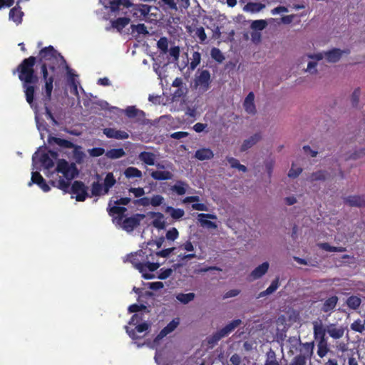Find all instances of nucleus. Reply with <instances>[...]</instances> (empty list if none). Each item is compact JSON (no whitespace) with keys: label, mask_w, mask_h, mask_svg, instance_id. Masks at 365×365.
<instances>
[{"label":"nucleus","mask_w":365,"mask_h":365,"mask_svg":"<svg viewBox=\"0 0 365 365\" xmlns=\"http://www.w3.org/2000/svg\"><path fill=\"white\" fill-rule=\"evenodd\" d=\"M36 62V58L34 56L24 58L13 71L14 74L16 72L18 73L19 78L23 84L26 100L31 106H32L34 101L36 92V86L34 85L38 81V76L34 70Z\"/></svg>","instance_id":"1"},{"label":"nucleus","mask_w":365,"mask_h":365,"mask_svg":"<svg viewBox=\"0 0 365 365\" xmlns=\"http://www.w3.org/2000/svg\"><path fill=\"white\" fill-rule=\"evenodd\" d=\"M41 73L42 74V78L45 82L43 87L42 88L41 91V101L44 106L45 109V115L47 119L50 120L52 122L53 125H58V123L56 119L54 118L51 110L50 109L48 104L51 100L52 91L53 89V81L54 76H48V72L47 71V66L43 64L41 66Z\"/></svg>","instance_id":"2"},{"label":"nucleus","mask_w":365,"mask_h":365,"mask_svg":"<svg viewBox=\"0 0 365 365\" xmlns=\"http://www.w3.org/2000/svg\"><path fill=\"white\" fill-rule=\"evenodd\" d=\"M61 61L66 63V60L63 56L58 53L52 46H46L39 51L38 62L41 65H46L47 69L49 68L52 71H55V63Z\"/></svg>","instance_id":"3"},{"label":"nucleus","mask_w":365,"mask_h":365,"mask_svg":"<svg viewBox=\"0 0 365 365\" xmlns=\"http://www.w3.org/2000/svg\"><path fill=\"white\" fill-rule=\"evenodd\" d=\"M56 170L62 173L67 180H71L78 174V170L75 164H69L66 160L61 159L58 161Z\"/></svg>","instance_id":"4"},{"label":"nucleus","mask_w":365,"mask_h":365,"mask_svg":"<svg viewBox=\"0 0 365 365\" xmlns=\"http://www.w3.org/2000/svg\"><path fill=\"white\" fill-rule=\"evenodd\" d=\"M101 2L111 13H116L133 6L130 0H101Z\"/></svg>","instance_id":"5"},{"label":"nucleus","mask_w":365,"mask_h":365,"mask_svg":"<svg viewBox=\"0 0 365 365\" xmlns=\"http://www.w3.org/2000/svg\"><path fill=\"white\" fill-rule=\"evenodd\" d=\"M69 192L76 195V200L78 202H83L89 197L88 187L80 180H75L70 189Z\"/></svg>","instance_id":"6"},{"label":"nucleus","mask_w":365,"mask_h":365,"mask_svg":"<svg viewBox=\"0 0 365 365\" xmlns=\"http://www.w3.org/2000/svg\"><path fill=\"white\" fill-rule=\"evenodd\" d=\"M148 259V255L142 250H138L134 254L128 256V260L137 269L139 272L143 271V264L145 260Z\"/></svg>","instance_id":"7"},{"label":"nucleus","mask_w":365,"mask_h":365,"mask_svg":"<svg viewBox=\"0 0 365 365\" xmlns=\"http://www.w3.org/2000/svg\"><path fill=\"white\" fill-rule=\"evenodd\" d=\"M144 217L143 214H135L131 217L123 219L121 227L126 232H130L140 225Z\"/></svg>","instance_id":"8"},{"label":"nucleus","mask_w":365,"mask_h":365,"mask_svg":"<svg viewBox=\"0 0 365 365\" xmlns=\"http://www.w3.org/2000/svg\"><path fill=\"white\" fill-rule=\"evenodd\" d=\"M210 73L207 70L202 71L195 80V86L199 87L200 90L202 92H205L210 88Z\"/></svg>","instance_id":"9"},{"label":"nucleus","mask_w":365,"mask_h":365,"mask_svg":"<svg viewBox=\"0 0 365 365\" xmlns=\"http://www.w3.org/2000/svg\"><path fill=\"white\" fill-rule=\"evenodd\" d=\"M313 331L314 338L317 341V343L327 341L326 338V332L327 330L324 328L322 322H313Z\"/></svg>","instance_id":"10"},{"label":"nucleus","mask_w":365,"mask_h":365,"mask_svg":"<svg viewBox=\"0 0 365 365\" xmlns=\"http://www.w3.org/2000/svg\"><path fill=\"white\" fill-rule=\"evenodd\" d=\"M143 266V271L140 272L142 274V277L145 279H151L155 277V275L148 272H153L157 270L160 264L157 262H150L148 259L145 260Z\"/></svg>","instance_id":"11"},{"label":"nucleus","mask_w":365,"mask_h":365,"mask_svg":"<svg viewBox=\"0 0 365 365\" xmlns=\"http://www.w3.org/2000/svg\"><path fill=\"white\" fill-rule=\"evenodd\" d=\"M103 133L108 138H115L118 140H124L129 138L127 132L123 130H118L112 128H106L103 130Z\"/></svg>","instance_id":"12"},{"label":"nucleus","mask_w":365,"mask_h":365,"mask_svg":"<svg viewBox=\"0 0 365 365\" xmlns=\"http://www.w3.org/2000/svg\"><path fill=\"white\" fill-rule=\"evenodd\" d=\"M344 202L351 207H365V195L348 196L344 199Z\"/></svg>","instance_id":"13"},{"label":"nucleus","mask_w":365,"mask_h":365,"mask_svg":"<svg viewBox=\"0 0 365 365\" xmlns=\"http://www.w3.org/2000/svg\"><path fill=\"white\" fill-rule=\"evenodd\" d=\"M207 219L215 220L217 219V216L213 214H205L200 213L198 215V220L202 227H206L207 228L215 229L217 227V225Z\"/></svg>","instance_id":"14"},{"label":"nucleus","mask_w":365,"mask_h":365,"mask_svg":"<svg viewBox=\"0 0 365 365\" xmlns=\"http://www.w3.org/2000/svg\"><path fill=\"white\" fill-rule=\"evenodd\" d=\"M180 319L175 318L170 322L158 334L156 339H161L166 336L170 333L173 332L179 325Z\"/></svg>","instance_id":"15"},{"label":"nucleus","mask_w":365,"mask_h":365,"mask_svg":"<svg viewBox=\"0 0 365 365\" xmlns=\"http://www.w3.org/2000/svg\"><path fill=\"white\" fill-rule=\"evenodd\" d=\"M255 95L253 92H250L248 95L246 96L244 102L243 107L245 110L251 115H255L257 113V109L255 107V104L254 103Z\"/></svg>","instance_id":"16"},{"label":"nucleus","mask_w":365,"mask_h":365,"mask_svg":"<svg viewBox=\"0 0 365 365\" xmlns=\"http://www.w3.org/2000/svg\"><path fill=\"white\" fill-rule=\"evenodd\" d=\"M19 4V1H17V5L9 11V19L12 20L17 25L21 24L24 16V12L21 11V8Z\"/></svg>","instance_id":"17"},{"label":"nucleus","mask_w":365,"mask_h":365,"mask_svg":"<svg viewBox=\"0 0 365 365\" xmlns=\"http://www.w3.org/2000/svg\"><path fill=\"white\" fill-rule=\"evenodd\" d=\"M111 200H110L108 203V212L110 216H113L114 215H118V222H120L123 220L124 218V214L126 212L127 209L125 207H120V206H110L111 205Z\"/></svg>","instance_id":"18"},{"label":"nucleus","mask_w":365,"mask_h":365,"mask_svg":"<svg viewBox=\"0 0 365 365\" xmlns=\"http://www.w3.org/2000/svg\"><path fill=\"white\" fill-rule=\"evenodd\" d=\"M48 143L51 145L55 143L62 148L70 149L75 147V144L71 141L53 136H48Z\"/></svg>","instance_id":"19"},{"label":"nucleus","mask_w":365,"mask_h":365,"mask_svg":"<svg viewBox=\"0 0 365 365\" xmlns=\"http://www.w3.org/2000/svg\"><path fill=\"white\" fill-rule=\"evenodd\" d=\"M339 301V298L336 296H331L324 302L321 307V311L323 312H331L334 311Z\"/></svg>","instance_id":"20"},{"label":"nucleus","mask_w":365,"mask_h":365,"mask_svg":"<svg viewBox=\"0 0 365 365\" xmlns=\"http://www.w3.org/2000/svg\"><path fill=\"white\" fill-rule=\"evenodd\" d=\"M138 159L147 165H154L156 155L151 152L143 151L139 153Z\"/></svg>","instance_id":"21"},{"label":"nucleus","mask_w":365,"mask_h":365,"mask_svg":"<svg viewBox=\"0 0 365 365\" xmlns=\"http://www.w3.org/2000/svg\"><path fill=\"white\" fill-rule=\"evenodd\" d=\"M125 114L129 118H137L138 120H142L145 118V113L136 108L135 106H128L125 109Z\"/></svg>","instance_id":"22"},{"label":"nucleus","mask_w":365,"mask_h":365,"mask_svg":"<svg viewBox=\"0 0 365 365\" xmlns=\"http://www.w3.org/2000/svg\"><path fill=\"white\" fill-rule=\"evenodd\" d=\"M261 139V135L259 133H255L250 136L248 139L244 140L241 145L240 151L245 152L249 148H252Z\"/></svg>","instance_id":"23"},{"label":"nucleus","mask_w":365,"mask_h":365,"mask_svg":"<svg viewBox=\"0 0 365 365\" xmlns=\"http://www.w3.org/2000/svg\"><path fill=\"white\" fill-rule=\"evenodd\" d=\"M269 269V263L267 262H264L258 267H257L250 274V277L253 278V279H257L263 276Z\"/></svg>","instance_id":"24"},{"label":"nucleus","mask_w":365,"mask_h":365,"mask_svg":"<svg viewBox=\"0 0 365 365\" xmlns=\"http://www.w3.org/2000/svg\"><path fill=\"white\" fill-rule=\"evenodd\" d=\"M342 53L343 51L339 48H333L332 50L326 52L324 56L327 61L336 63L340 59Z\"/></svg>","instance_id":"25"},{"label":"nucleus","mask_w":365,"mask_h":365,"mask_svg":"<svg viewBox=\"0 0 365 365\" xmlns=\"http://www.w3.org/2000/svg\"><path fill=\"white\" fill-rule=\"evenodd\" d=\"M214 156L212 150L210 148H200L196 150L195 157L199 160L212 159Z\"/></svg>","instance_id":"26"},{"label":"nucleus","mask_w":365,"mask_h":365,"mask_svg":"<svg viewBox=\"0 0 365 365\" xmlns=\"http://www.w3.org/2000/svg\"><path fill=\"white\" fill-rule=\"evenodd\" d=\"M327 333L331 338L338 339L343 336L344 334V329L341 327L337 328L335 324H330L328 327Z\"/></svg>","instance_id":"27"},{"label":"nucleus","mask_w":365,"mask_h":365,"mask_svg":"<svg viewBox=\"0 0 365 365\" xmlns=\"http://www.w3.org/2000/svg\"><path fill=\"white\" fill-rule=\"evenodd\" d=\"M150 176L156 180H171L173 175L170 171L154 170L150 173Z\"/></svg>","instance_id":"28"},{"label":"nucleus","mask_w":365,"mask_h":365,"mask_svg":"<svg viewBox=\"0 0 365 365\" xmlns=\"http://www.w3.org/2000/svg\"><path fill=\"white\" fill-rule=\"evenodd\" d=\"M116 183V180L113 173H108L103 181V191L104 193H108L110 188H112Z\"/></svg>","instance_id":"29"},{"label":"nucleus","mask_w":365,"mask_h":365,"mask_svg":"<svg viewBox=\"0 0 365 365\" xmlns=\"http://www.w3.org/2000/svg\"><path fill=\"white\" fill-rule=\"evenodd\" d=\"M70 180L66 181L62 178H59V179L56 181H51V184L59 190L63 191V192L67 193L70 191Z\"/></svg>","instance_id":"30"},{"label":"nucleus","mask_w":365,"mask_h":365,"mask_svg":"<svg viewBox=\"0 0 365 365\" xmlns=\"http://www.w3.org/2000/svg\"><path fill=\"white\" fill-rule=\"evenodd\" d=\"M166 213L170 214L174 220H179L185 215V211L181 208H174L171 206H167L165 209Z\"/></svg>","instance_id":"31"},{"label":"nucleus","mask_w":365,"mask_h":365,"mask_svg":"<svg viewBox=\"0 0 365 365\" xmlns=\"http://www.w3.org/2000/svg\"><path fill=\"white\" fill-rule=\"evenodd\" d=\"M279 286V278L276 277L271 283V284L267 288L266 290L261 292L259 294L258 297H263L267 295L271 294L274 292Z\"/></svg>","instance_id":"32"},{"label":"nucleus","mask_w":365,"mask_h":365,"mask_svg":"<svg viewBox=\"0 0 365 365\" xmlns=\"http://www.w3.org/2000/svg\"><path fill=\"white\" fill-rule=\"evenodd\" d=\"M130 22V19L127 17H120L111 21L112 27L116 29L118 31H122Z\"/></svg>","instance_id":"33"},{"label":"nucleus","mask_w":365,"mask_h":365,"mask_svg":"<svg viewBox=\"0 0 365 365\" xmlns=\"http://www.w3.org/2000/svg\"><path fill=\"white\" fill-rule=\"evenodd\" d=\"M125 155L123 148H113L106 153V156L109 159H118Z\"/></svg>","instance_id":"34"},{"label":"nucleus","mask_w":365,"mask_h":365,"mask_svg":"<svg viewBox=\"0 0 365 365\" xmlns=\"http://www.w3.org/2000/svg\"><path fill=\"white\" fill-rule=\"evenodd\" d=\"M264 7L265 5L259 2H248L245 6L244 10L251 13H257L262 10Z\"/></svg>","instance_id":"35"},{"label":"nucleus","mask_w":365,"mask_h":365,"mask_svg":"<svg viewBox=\"0 0 365 365\" xmlns=\"http://www.w3.org/2000/svg\"><path fill=\"white\" fill-rule=\"evenodd\" d=\"M107 193H104L103 191V185L100 183L98 181L93 182L91 184V195H89V197L92 196H101L106 195Z\"/></svg>","instance_id":"36"},{"label":"nucleus","mask_w":365,"mask_h":365,"mask_svg":"<svg viewBox=\"0 0 365 365\" xmlns=\"http://www.w3.org/2000/svg\"><path fill=\"white\" fill-rule=\"evenodd\" d=\"M329 173L325 170H317L311 174L309 177V180L311 182L314 181H324L326 180Z\"/></svg>","instance_id":"37"},{"label":"nucleus","mask_w":365,"mask_h":365,"mask_svg":"<svg viewBox=\"0 0 365 365\" xmlns=\"http://www.w3.org/2000/svg\"><path fill=\"white\" fill-rule=\"evenodd\" d=\"M195 294L193 292L179 293L176 295V299L183 304H188L195 299Z\"/></svg>","instance_id":"38"},{"label":"nucleus","mask_w":365,"mask_h":365,"mask_svg":"<svg viewBox=\"0 0 365 365\" xmlns=\"http://www.w3.org/2000/svg\"><path fill=\"white\" fill-rule=\"evenodd\" d=\"M226 159H227V162L230 163V167L232 168H236L243 173L247 172V167L244 165L240 164L237 159H236L233 157H229V156H227L226 158Z\"/></svg>","instance_id":"39"},{"label":"nucleus","mask_w":365,"mask_h":365,"mask_svg":"<svg viewBox=\"0 0 365 365\" xmlns=\"http://www.w3.org/2000/svg\"><path fill=\"white\" fill-rule=\"evenodd\" d=\"M124 175L127 178H142V172L135 167H128L124 171Z\"/></svg>","instance_id":"40"},{"label":"nucleus","mask_w":365,"mask_h":365,"mask_svg":"<svg viewBox=\"0 0 365 365\" xmlns=\"http://www.w3.org/2000/svg\"><path fill=\"white\" fill-rule=\"evenodd\" d=\"M361 303V299L355 295H352L346 299V304L351 309H357L360 307Z\"/></svg>","instance_id":"41"},{"label":"nucleus","mask_w":365,"mask_h":365,"mask_svg":"<svg viewBox=\"0 0 365 365\" xmlns=\"http://www.w3.org/2000/svg\"><path fill=\"white\" fill-rule=\"evenodd\" d=\"M40 162L47 169L51 168L54 165V163L48 153H41L39 158Z\"/></svg>","instance_id":"42"},{"label":"nucleus","mask_w":365,"mask_h":365,"mask_svg":"<svg viewBox=\"0 0 365 365\" xmlns=\"http://www.w3.org/2000/svg\"><path fill=\"white\" fill-rule=\"evenodd\" d=\"M319 247L327 252H343L345 251V248L343 247H334L330 245L327 242L321 243L319 245Z\"/></svg>","instance_id":"43"},{"label":"nucleus","mask_w":365,"mask_h":365,"mask_svg":"<svg viewBox=\"0 0 365 365\" xmlns=\"http://www.w3.org/2000/svg\"><path fill=\"white\" fill-rule=\"evenodd\" d=\"M187 184L183 181H178L175 185L172 187V190L175 192L178 195H182L186 192V187Z\"/></svg>","instance_id":"44"},{"label":"nucleus","mask_w":365,"mask_h":365,"mask_svg":"<svg viewBox=\"0 0 365 365\" xmlns=\"http://www.w3.org/2000/svg\"><path fill=\"white\" fill-rule=\"evenodd\" d=\"M329 351L327 341L317 343V354L320 358L324 357Z\"/></svg>","instance_id":"45"},{"label":"nucleus","mask_w":365,"mask_h":365,"mask_svg":"<svg viewBox=\"0 0 365 365\" xmlns=\"http://www.w3.org/2000/svg\"><path fill=\"white\" fill-rule=\"evenodd\" d=\"M155 215L158 217L156 219L153 220V225L159 229L163 230L165 227V222L163 220L164 216L160 212L155 213Z\"/></svg>","instance_id":"46"},{"label":"nucleus","mask_w":365,"mask_h":365,"mask_svg":"<svg viewBox=\"0 0 365 365\" xmlns=\"http://www.w3.org/2000/svg\"><path fill=\"white\" fill-rule=\"evenodd\" d=\"M212 58L216 61L217 63H222L225 60V56L221 51L217 48H212L210 51Z\"/></svg>","instance_id":"47"},{"label":"nucleus","mask_w":365,"mask_h":365,"mask_svg":"<svg viewBox=\"0 0 365 365\" xmlns=\"http://www.w3.org/2000/svg\"><path fill=\"white\" fill-rule=\"evenodd\" d=\"M157 46L163 54L168 51V41L166 37H161L157 42Z\"/></svg>","instance_id":"48"},{"label":"nucleus","mask_w":365,"mask_h":365,"mask_svg":"<svg viewBox=\"0 0 365 365\" xmlns=\"http://www.w3.org/2000/svg\"><path fill=\"white\" fill-rule=\"evenodd\" d=\"M201 55L198 51H194L192 56L191 62L190 63V68L194 70L200 64Z\"/></svg>","instance_id":"49"},{"label":"nucleus","mask_w":365,"mask_h":365,"mask_svg":"<svg viewBox=\"0 0 365 365\" xmlns=\"http://www.w3.org/2000/svg\"><path fill=\"white\" fill-rule=\"evenodd\" d=\"M177 250H185L189 252H194L195 247L192 242L190 240H187L185 242L180 244L178 247Z\"/></svg>","instance_id":"50"},{"label":"nucleus","mask_w":365,"mask_h":365,"mask_svg":"<svg viewBox=\"0 0 365 365\" xmlns=\"http://www.w3.org/2000/svg\"><path fill=\"white\" fill-rule=\"evenodd\" d=\"M351 329L353 331L362 333L365 330V326L364 323L362 322L361 319L355 320L351 324Z\"/></svg>","instance_id":"51"},{"label":"nucleus","mask_w":365,"mask_h":365,"mask_svg":"<svg viewBox=\"0 0 365 365\" xmlns=\"http://www.w3.org/2000/svg\"><path fill=\"white\" fill-rule=\"evenodd\" d=\"M179 237V232L175 227L170 229L165 235V238L170 241H175Z\"/></svg>","instance_id":"52"},{"label":"nucleus","mask_w":365,"mask_h":365,"mask_svg":"<svg viewBox=\"0 0 365 365\" xmlns=\"http://www.w3.org/2000/svg\"><path fill=\"white\" fill-rule=\"evenodd\" d=\"M195 36L199 38L200 43H204L207 39V35L202 26L197 27L195 29Z\"/></svg>","instance_id":"53"},{"label":"nucleus","mask_w":365,"mask_h":365,"mask_svg":"<svg viewBox=\"0 0 365 365\" xmlns=\"http://www.w3.org/2000/svg\"><path fill=\"white\" fill-rule=\"evenodd\" d=\"M242 324L241 319H234L229 324H227L225 327V329L230 334L231 332H232L237 327H239Z\"/></svg>","instance_id":"54"},{"label":"nucleus","mask_w":365,"mask_h":365,"mask_svg":"<svg viewBox=\"0 0 365 365\" xmlns=\"http://www.w3.org/2000/svg\"><path fill=\"white\" fill-rule=\"evenodd\" d=\"M242 324L241 319H234L229 324H227L225 327V329L230 334L231 332H232L237 327H239Z\"/></svg>","instance_id":"55"},{"label":"nucleus","mask_w":365,"mask_h":365,"mask_svg":"<svg viewBox=\"0 0 365 365\" xmlns=\"http://www.w3.org/2000/svg\"><path fill=\"white\" fill-rule=\"evenodd\" d=\"M81 148L77 145H75V147L73 148V156L77 163H81L83 160V158L85 155L83 152L81 150Z\"/></svg>","instance_id":"56"},{"label":"nucleus","mask_w":365,"mask_h":365,"mask_svg":"<svg viewBox=\"0 0 365 365\" xmlns=\"http://www.w3.org/2000/svg\"><path fill=\"white\" fill-rule=\"evenodd\" d=\"M43 177L38 172H33L31 173V181L29 182V186L32 185L33 184H39V182H43Z\"/></svg>","instance_id":"57"},{"label":"nucleus","mask_w":365,"mask_h":365,"mask_svg":"<svg viewBox=\"0 0 365 365\" xmlns=\"http://www.w3.org/2000/svg\"><path fill=\"white\" fill-rule=\"evenodd\" d=\"M195 258H197V255H195V252L188 254L180 253L178 255V260L181 262H184L187 260H190Z\"/></svg>","instance_id":"58"},{"label":"nucleus","mask_w":365,"mask_h":365,"mask_svg":"<svg viewBox=\"0 0 365 365\" xmlns=\"http://www.w3.org/2000/svg\"><path fill=\"white\" fill-rule=\"evenodd\" d=\"M150 205L153 207L160 206L164 202V197L160 195H153L150 199Z\"/></svg>","instance_id":"59"},{"label":"nucleus","mask_w":365,"mask_h":365,"mask_svg":"<svg viewBox=\"0 0 365 365\" xmlns=\"http://www.w3.org/2000/svg\"><path fill=\"white\" fill-rule=\"evenodd\" d=\"M88 152L92 157H99L106 153L104 148L100 147L89 149Z\"/></svg>","instance_id":"60"},{"label":"nucleus","mask_w":365,"mask_h":365,"mask_svg":"<svg viewBox=\"0 0 365 365\" xmlns=\"http://www.w3.org/2000/svg\"><path fill=\"white\" fill-rule=\"evenodd\" d=\"M267 26V22L264 20H255L252 23V28L256 30H263Z\"/></svg>","instance_id":"61"},{"label":"nucleus","mask_w":365,"mask_h":365,"mask_svg":"<svg viewBox=\"0 0 365 365\" xmlns=\"http://www.w3.org/2000/svg\"><path fill=\"white\" fill-rule=\"evenodd\" d=\"M289 365H306L305 356L302 354L296 356Z\"/></svg>","instance_id":"62"},{"label":"nucleus","mask_w":365,"mask_h":365,"mask_svg":"<svg viewBox=\"0 0 365 365\" xmlns=\"http://www.w3.org/2000/svg\"><path fill=\"white\" fill-rule=\"evenodd\" d=\"M173 273V270L170 268H162L160 270V273L158 274V279H166L168 278Z\"/></svg>","instance_id":"63"},{"label":"nucleus","mask_w":365,"mask_h":365,"mask_svg":"<svg viewBox=\"0 0 365 365\" xmlns=\"http://www.w3.org/2000/svg\"><path fill=\"white\" fill-rule=\"evenodd\" d=\"M221 339L220 338V336H218V334L215 332L213 334H212L211 336H208L207 338V344L211 346V347H213L215 345H216L217 344V342L220 340Z\"/></svg>","instance_id":"64"}]
</instances>
